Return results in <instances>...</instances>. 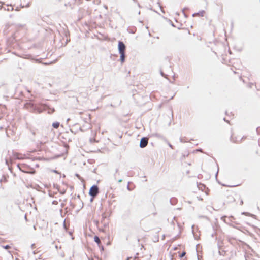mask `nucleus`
<instances>
[{"mask_svg": "<svg viewBox=\"0 0 260 260\" xmlns=\"http://www.w3.org/2000/svg\"><path fill=\"white\" fill-rule=\"evenodd\" d=\"M14 156H15V158L17 159H19L23 158V157H22V155H21V154H18L16 153V154H14Z\"/></svg>", "mask_w": 260, "mask_h": 260, "instance_id": "1a4fd4ad", "label": "nucleus"}, {"mask_svg": "<svg viewBox=\"0 0 260 260\" xmlns=\"http://www.w3.org/2000/svg\"><path fill=\"white\" fill-rule=\"evenodd\" d=\"M99 193L98 187L96 185L92 186L89 190V194L91 196L95 197Z\"/></svg>", "mask_w": 260, "mask_h": 260, "instance_id": "f03ea898", "label": "nucleus"}, {"mask_svg": "<svg viewBox=\"0 0 260 260\" xmlns=\"http://www.w3.org/2000/svg\"><path fill=\"white\" fill-rule=\"evenodd\" d=\"M248 75H249L250 76H251V75L250 74V73H248Z\"/></svg>", "mask_w": 260, "mask_h": 260, "instance_id": "6ab92c4d", "label": "nucleus"}, {"mask_svg": "<svg viewBox=\"0 0 260 260\" xmlns=\"http://www.w3.org/2000/svg\"><path fill=\"white\" fill-rule=\"evenodd\" d=\"M248 75H249L250 76H251V75L250 74V73H248Z\"/></svg>", "mask_w": 260, "mask_h": 260, "instance_id": "aec40b11", "label": "nucleus"}, {"mask_svg": "<svg viewBox=\"0 0 260 260\" xmlns=\"http://www.w3.org/2000/svg\"><path fill=\"white\" fill-rule=\"evenodd\" d=\"M186 254V252L185 251L183 252L181 254H180V257H183Z\"/></svg>", "mask_w": 260, "mask_h": 260, "instance_id": "9b49d317", "label": "nucleus"}, {"mask_svg": "<svg viewBox=\"0 0 260 260\" xmlns=\"http://www.w3.org/2000/svg\"><path fill=\"white\" fill-rule=\"evenodd\" d=\"M120 59L122 62H123L124 60V57H125L124 53H120Z\"/></svg>", "mask_w": 260, "mask_h": 260, "instance_id": "9d476101", "label": "nucleus"}, {"mask_svg": "<svg viewBox=\"0 0 260 260\" xmlns=\"http://www.w3.org/2000/svg\"><path fill=\"white\" fill-rule=\"evenodd\" d=\"M118 50L119 53L125 52V46L122 42L119 41L118 42Z\"/></svg>", "mask_w": 260, "mask_h": 260, "instance_id": "20e7f679", "label": "nucleus"}, {"mask_svg": "<svg viewBox=\"0 0 260 260\" xmlns=\"http://www.w3.org/2000/svg\"><path fill=\"white\" fill-rule=\"evenodd\" d=\"M53 204H57V201H54L53 202Z\"/></svg>", "mask_w": 260, "mask_h": 260, "instance_id": "4468645a", "label": "nucleus"}, {"mask_svg": "<svg viewBox=\"0 0 260 260\" xmlns=\"http://www.w3.org/2000/svg\"><path fill=\"white\" fill-rule=\"evenodd\" d=\"M3 248H4L6 249H10L11 248V246H9V245H6V246H3Z\"/></svg>", "mask_w": 260, "mask_h": 260, "instance_id": "f8f14e48", "label": "nucleus"}, {"mask_svg": "<svg viewBox=\"0 0 260 260\" xmlns=\"http://www.w3.org/2000/svg\"><path fill=\"white\" fill-rule=\"evenodd\" d=\"M59 124H59V122H54V123H53V124H52V126H53V127L54 128H55L57 129V128H58L59 127Z\"/></svg>", "mask_w": 260, "mask_h": 260, "instance_id": "6e6552de", "label": "nucleus"}, {"mask_svg": "<svg viewBox=\"0 0 260 260\" xmlns=\"http://www.w3.org/2000/svg\"><path fill=\"white\" fill-rule=\"evenodd\" d=\"M49 194L50 196H53V193H52L51 192V190H49Z\"/></svg>", "mask_w": 260, "mask_h": 260, "instance_id": "ddd939ff", "label": "nucleus"}, {"mask_svg": "<svg viewBox=\"0 0 260 260\" xmlns=\"http://www.w3.org/2000/svg\"><path fill=\"white\" fill-rule=\"evenodd\" d=\"M248 75H249L250 76H251V75L250 74V73H248Z\"/></svg>", "mask_w": 260, "mask_h": 260, "instance_id": "412c9836", "label": "nucleus"}, {"mask_svg": "<svg viewBox=\"0 0 260 260\" xmlns=\"http://www.w3.org/2000/svg\"><path fill=\"white\" fill-rule=\"evenodd\" d=\"M54 111V109H52V111H51V113H52V112H53Z\"/></svg>", "mask_w": 260, "mask_h": 260, "instance_id": "dca6fc26", "label": "nucleus"}, {"mask_svg": "<svg viewBox=\"0 0 260 260\" xmlns=\"http://www.w3.org/2000/svg\"><path fill=\"white\" fill-rule=\"evenodd\" d=\"M247 86L251 89V88H252L253 87H256V84L255 83H252V82H250V83H248L247 85Z\"/></svg>", "mask_w": 260, "mask_h": 260, "instance_id": "0eeeda50", "label": "nucleus"}, {"mask_svg": "<svg viewBox=\"0 0 260 260\" xmlns=\"http://www.w3.org/2000/svg\"><path fill=\"white\" fill-rule=\"evenodd\" d=\"M0 108L1 109V110H3V109L4 110H5V108L4 107H2V108H1V107H0Z\"/></svg>", "mask_w": 260, "mask_h": 260, "instance_id": "2eb2a0df", "label": "nucleus"}, {"mask_svg": "<svg viewBox=\"0 0 260 260\" xmlns=\"http://www.w3.org/2000/svg\"><path fill=\"white\" fill-rule=\"evenodd\" d=\"M231 138L232 141L234 143H241L242 142V138L238 140L237 139V136L235 134H233L232 135Z\"/></svg>", "mask_w": 260, "mask_h": 260, "instance_id": "39448f33", "label": "nucleus"}, {"mask_svg": "<svg viewBox=\"0 0 260 260\" xmlns=\"http://www.w3.org/2000/svg\"><path fill=\"white\" fill-rule=\"evenodd\" d=\"M18 167L23 172L31 174H33L35 172L31 168L24 164H19L18 165Z\"/></svg>", "mask_w": 260, "mask_h": 260, "instance_id": "f257e3e1", "label": "nucleus"}, {"mask_svg": "<svg viewBox=\"0 0 260 260\" xmlns=\"http://www.w3.org/2000/svg\"><path fill=\"white\" fill-rule=\"evenodd\" d=\"M148 139L146 137H144L141 139L140 143V146L141 148L145 147L148 144Z\"/></svg>", "mask_w": 260, "mask_h": 260, "instance_id": "7ed1b4c3", "label": "nucleus"}, {"mask_svg": "<svg viewBox=\"0 0 260 260\" xmlns=\"http://www.w3.org/2000/svg\"><path fill=\"white\" fill-rule=\"evenodd\" d=\"M94 240L98 244L99 246H101V240L98 236H95L94 237Z\"/></svg>", "mask_w": 260, "mask_h": 260, "instance_id": "423d86ee", "label": "nucleus"}, {"mask_svg": "<svg viewBox=\"0 0 260 260\" xmlns=\"http://www.w3.org/2000/svg\"><path fill=\"white\" fill-rule=\"evenodd\" d=\"M243 82L244 83H245V81H244V79H243Z\"/></svg>", "mask_w": 260, "mask_h": 260, "instance_id": "a211bd4d", "label": "nucleus"}, {"mask_svg": "<svg viewBox=\"0 0 260 260\" xmlns=\"http://www.w3.org/2000/svg\"><path fill=\"white\" fill-rule=\"evenodd\" d=\"M243 204V201H241V204H241V205H242Z\"/></svg>", "mask_w": 260, "mask_h": 260, "instance_id": "f3484780", "label": "nucleus"}]
</instances>
